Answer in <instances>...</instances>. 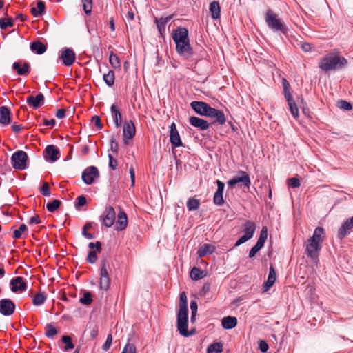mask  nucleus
I'll return each instance as SVG.
<instances>
[{
  "instance_id": "40",
  "label": "nucleus",
  "mask_w": 353,
  "mask_h": 353,
  "mask_svg": "<svg viewBox=\"0 0 353 353\" xmlns=\"http://www.w3.org/2000/svg\"><path fill=\"white\" fill-rule=\"evenodd\" d=\"M200 204V200L194 197L189 198L186 203L189 211H195L198 210Z\"/></svg>"
},
{
  "instance_id": "25",
  "label": "nucleus",
  "mask_w": 353,
  "mask_h": 353,
  "mask_svg": "<svg viewBox=\"0 0 353 353\" xmlns=\"http://www.w3.org/2000/svg\"><path fill=\"white\" fill-rule=\"evenodd\" d=\"M276 280V273L272 265H270L269 269V274L267 281L263 284L264 291H268L275 283Z\"/></svg>"
},
{
  "instance_id": "1",
  "label": "nucleus",
  "mask_w": 353,
  "mask_h": 353,
  "mask_svg": "<svg viewBox=\"0 0 353 353\" xmlns=\"http://www.w3.org/2000/svg\"><path fill=\"white\" fill-rule=\"evenodd\" d=\"M325 235V230L322 227H317L312 236L307 240L305 253L311 259H318Z\"/></svg>"
},
{
  "instance_id": "37",
  "label": "nucleus",
  "mask_w": 353,
  "mask_h": 353,
  "mask_svg": "<svg viewBox=\"0 0 353 353\" xmlns=\"http://www.w3.org/2000/svg\"><path fill=\"white\" fill-rule=\"evenodd\" d=\"M285 99L288 102V105L289 106V109L292 115L293 116L294 118L296 119L297 117H299V112L297 105L294 101L292 96H290V99L288 98V97H285Z\"/></svg>"
},
{
  "instance_id": "2",
  "label": "nucleus",
  "mask_w": 353,
  "mask_h": 353,
  "mask_svg": "<svg viewBox=\"0 0 353 353\" xmlns=\"http://www.w3.org/2000/svg\"><path fill=\"white\" fill-rule=\"evenodd\" d=\"M347 63V59L334 53H329L321 58L319 62V67L324 72H329L344 67Z\"/></svg>"
},
{
  "instance_id": "53",
  "label": "nucleus",
  "mask_w": 353,
  "mask_h": 353,
  "mask_svg": "<svg viewBox=\"0 0 353 353\" xmlns=\"http://www.w3.org/2000/svg\"><path fill=\"white\" fill-rule=\"evenodd\" d=\"M97 251L96 250H90L87 256V261L90 263L93 264L97 261Z\"/></svg>"
},
{
  "instance_id": "34",
  "label": "nucleus",
  "mask_w": 353,
  "mask_h": 353,
  "mask_svg": "<svg viewBox=\"0 0 353 353\" xmlns=\"http://www.w3.org/2000/svg\"><path fill=\"white\" fill-rule=\"evenodd\" d=\"M255 230L256 224L254 222L248 221L244 223L243 230L244 232L243 235L247 236L248 239H250L253 236Z\"/></svg>"
},
{
  "instance_id": "42",
  "label": "nucleus",
  "mask_w": 353,
  "mask_h": 353,
  "mask_svg": "<svg viewBox=\"0 0 353 353\" xmlns=\"http://www.w3.org/2000/svg\"><path fill=\"white\" fill-rule=\"evenodd\" d=\"M109 62L112 68L114 69H119L121 68V63L119 57L115 54L113 52H110L109 57Z\"/></svg>"
},
{
  "instance_id": "27",
  "label": "nucleus",
  "mask_w": 353,
  "mask_h": 353,
  "mask_svg": "<svg viewBox=\"0 0 353 353\" xmlns=\"http://www.w3.org/2000/svg\"><path fill=\"white\" fill-rule=\"evenodd\" d=\"M128 225V218L126 213L120 210L119 212L117 214V221L116 223V230L117 231H122L127 227Z\"/></svg>"
},
{
  "instance_id": "59",
  "label": "nucleus",
  "mask_w": 353,
  "mask_h": 353,
  "mask_svg": "<svg viewBox=\"0 0 353 353\" xmlns=\"http://www.w3.org/2000/svg\"><path fill=\"white\" fill-rule=\"evenodd\" d=\"M112 343V336L111 334H109L107 336L105 343L102 346V350L103 351H108L110 349Z\"/></svg>"
},
{
  "instance_id": "13",
  "label": "nucleus",
  "mask_w": 353,
  "mask_h": 353,
  "mask_svg": "<svg viewBox=\"0 0 353 353\" xmlns=\"http://www.w3.org/2000/svg\"><path fill=\"white\" fill-rule=\"evenodd\" d=\"M59 57L62 60L64 65L70 66L75 61L76 54L72 49L64 48L61 50Z\"/></svg>"
},
{
  "instance_id": "4",
  "label": "nucleus",
  "mask_w": 353,
  "mask_h": 353,
  "mask_svg": "<svg viewBox=\"0 0 353 353\" xmlns=\"http://www.w3.org/2000/svg\"><path fill=\"white\" fill-rule=\"evenodd\" d=\"M110 264L106 259H103L100 262V279L99 288L101 290L108 291L110 288L111 280L108 271Z\"/></svg>"
},
{
  "instance_id": "18",
  "label": "nucleus",
  "mask_w": 353,
  "mask_h": 353,
  "mask_svg": "<svg viewBox=\"0 0 353 353\" xmlns=\"http://www.w3.org/2000/svg\"><path fill=\"white\" fill-rule=\"evenodd\" d=\"M353 228V216L347 219L340 227L338 231V238L341 240L350 234Z\"/></svg>"
},
{
  "instance_id": "10",
  "label": "nucleus",
  "mask_w": 353,
  "mask_h": 353,
  "mask_svg": "<svg viewBox=\"0 0 353 353\" xmlns=\"http://www.w3.org/2000/svg\"><path fill=\"white\" fill-rule=\"evenodd\" d=\"M268 237V229L265 226L263 227L259 237L256 243V244L251 248L249 252V258H253L255 256L256 253L261 250V249L264 246V243Z\"/></svg>"
},
{
  "instance_id": "51",
  "label": "nucleus",
  "mask_w": 353,
  "mask_h": 353,
  "mask_svg": "<svg viewBox=\"0 0 353 353\" xmlns=\"http://www.w3.org/2000/svg\"><path fill=\"white\" fill-rule=\"evenodd\" d=\"M92 301L93 299L92 297V294L90 292H85L83 296L81 297L79 299V303L85 305H90L92 303Z\"/></svg>"
},
{
  "instance_id": "49",
  "label": "nucleus",
  "mask_w": 353,
  "mask_h": 353,
  "mask_svg": "<svg viewBox=\"0 0 353 353\" xmlns=\"http://www.w3.org/2000/svg\"><path fill=\"white\" fill-rule=\"evenodd\" d=\"M45 335L48 338H52L58 333L57 330L52 325V323H47L45 326Z\"/></svg>"
},
{
  "instance_id": "33",
  "label": "nucleus",
  "mask_w": 353,
  "mask_h": 353,
  "mask_svg": "<svg viewBox=\"0 0 353 353\" xmlns=\"http://www.w3.org/2000/svg\"><path fill=\"white\" fill-rule=\"evenodd\" d=\"M237 325V319L234 316H228L221 320V325L225 330H230Z\"/></svg>"
},
{
  "instance_id": "32",
  "label": "nucleus",
  "mask_w": 353,
  "mask_h": 353,
  "mask_svg": "<svg viewBox=\"0 0 353 353\" xmlns=\"http://www.w3.org/2000/svg\"><path fill=\"white\" fill-rule=\"evenodd\" d=\"M215 250L216 248L213 245L205 243L199 248L197 254L200 258H203L207 255L212 254Z\"/></svg>"
},
{
  "instance_id": "60",
  "label": "nucleus",
  "mask_w": 353,
  "mask_h": 353,
  "mask_svg": "<svg viewBox=\"0 0 353 353\" xmlns=\"http://www.w3.org/2000/svg\"><path fill=\"white\" fill-rule=\"evenodd\" d=\"M90 336L92 339H95L98 335V328L96 325H89L88 327Z\"/></svg>"
},
{
  "instance_id": "48",
  "label": "nucleus",
  "mask_w": 353,
  "mask_h": 353,
  "mask_svg": "<svg viewBox=\"0 0 353 353\" xmlns=\"http://www.w3.org/2000/svg\"><path fill=\"white\" fill-rule=\"evenodd\" d=\"M179 307L180 310H188L187 296L185 292L180 293Z\"/></svg>"
},
{
  "instance_id": "14",
  "label": "nucleus",
  "mask_w": 353,
  "mask_h": 353,
  "mask_svg": "<svg viewBox=\"0 0 353 353\" xmlns=\"http://www.w3.org/2000/svg\"><path fill=\"white\" fill-rule=\"evenodd\" d=\"M15 310L14 303L9 299L0 300V314L3 316H11Z\"/></svg>"
},
{
  "instance_id": "28",
  "label": "nucleus",
  "mask_w": 353,
  "mask_h": 353,
  "mask_svg": "<svg viewBox=\"0 0 353 353\" xmlns=\"http://www.w3.org/2000/svg\"><path fill=\"white\" fill-rule=\"evenodd\" d=\"M172 19V15L166 17L156 18L154 21L157 24L158 31L161 37H163L165 32L166 24Z\"/></svg>"
},
{
  "instance_id": "50",
  "label": "nucleus",
  "mask_w": 353,
  "mask_h": 353,
  "mask_svg": "<svg viewBox=\"0 0 353 353\" xmlns=\"http://www.w3.org/2000/svg\"><path fill=\"white\" fill-rule=\"evenodd\" d=\"M14 26V21L12 17H8L7 18L0 19V28L5 30L8 27H12Z\"/></svg>"
},
{
  "instance_id": "15",
  "label": "nucleus",
  "mask_w": 353,
  "mask_h": 353,
  "mask_svg": "<svg viewBox=\"0 0 353 353\" xmlns=\"http://www.w3.org/2000/svg\"><path fill=\"white\" fill-rule=\"evenodd\" d=\"M115 218L116 213L114 208L108 206L104 212V215L101 216V220L105 227L110 228L114 224Z\"/></svg>"
},
{
  "instance_id": "20",
  "label": "nucleus",
  "mask_w": 353,
  "mask_h": 353,
  "mask_svg": "<svg viewBox=\"0 0 353 353\" xmlns=\"http://www.w3.org/2000/svg\"><path fill=\"white\" fill-rule=\"evenodd\" d=\"M44 157L52 162H55L59 159L60 152L54 145H48L43 152Z\"/></svg>"
},
{
  "instance_id": "5",
  "label": "nucleus",
  "mask_w": 353,
  "mask_h": 353,
  "mask_svg": "<svg viewBox=\"0 0 353 353\" xmlns=\"http://www.w3.org/2000/svg\"><path fill=\"white\" fill-rule=\"evenodd\" d=\"M28 154L23 150L14 152L11 157V163L15 170H23L27 168Z\"/></svg>"
},
{
  "instance_id": "7",
  "label": "nucleus",
  "mask_w": 353,
  "mask_h": 353,
  "mask_svg": "<svg viewBox=\"0 0 353 353\" xmlns=\"http://www.w3.org/2000/svg\"><path fill=\"white\" fill-rule=\"evenodd\" d=\"M172 38L175 45L190 41L188 30L182 26H179L172 32Z\"/></svg>"
},
{
  "instance_id": "11",
  "label": "nucleus",
  "mask_w": 353,
  "mask_h": 353,
  "mask_svg": "<svg viewBox=\"0 0 353 353\" xmlns=\"http://www.w3.org/2000/svg\"><path fill=\"white\" fill-rule=\"evenodd\" d=\"M98 168L95 166H89L86 168L82 172V181L87 185H91L94 183L95 178L99 177Z\"/></svg>"
},
{
  "instance_id": "29",
  "label": "nucleus",
  "mask_w": 353,
  "mask_h": 353,
  "mask_svg": "<svg viewBox=\"0 0 353 353\" xmlns=\"http://www.w3.org/2000/svg\"><path fill=\"white\" fill-rule=\"evenodd\" d=\"M111 115L113 119V121L117 128H119L122 124V118L121 112L117 105V104L114 103L110 107Z\"/></svg>"
},
{
  "instance_id": "9",
  "label": "nucleus",
  "mask_w": 353,
  "mask_h": 353,
  "mask_svg": "<svg viewBox=\"0 0 353 353\" xmlns=\"http://www.w3.org/2000/svg\"><path fill=\"white\" fill-rule=\"evenodd\" d=\"M238 173L240 176H234L230 179L228 181V185L230 187L233 188L236 184L241 183L245 188H249L251 185V181L249 174L243 170H239Z\"/></svg>"
},
{
  "instance_id": "24",
  "label": "nucleus",
  "mask_w": 353,
  "mask_h": 353,
  "mask_svg": "<svg viewBox=\"0 0 353 353\" xmlns=\"http://www.w3.org/2000/svg\"><path fill=\"white\" fill-rule=\"evenodd\" d=\"M11 123V112L7 106L0 107V125L7 126Z\"/></svg>"
},
{
  "instance_id": "38",
  "label": "nucleus",
  "mask_w": 353,
  "mask_h": 353,
  "mask_svg": "<svg viewBox=\"0 0 353 353\" xmlns=\"http://www.w3.org/2000/svg\"><path fill=\"white\" fill-rule=\"evenodd\" d=\"M210 12H211L212 18L217 19L220 18L221 8L218 1H212L210 3Z\"/></svg>"
},
{
  "instance_id": "17",
  "label": "nucleus",
  "mask_w": 353,
  "mask_h": 353,
  "mask_svg": "<svg viewBox=\"0 0 353 353\" xmlns=\"http://www.w3.org/2000/svg\"><path fill=\"white\" fill-rule=\"evenodd\" d=\"M217 185L216 191L214 193L213 197V202L217 206H222L224 203V200L223 198L225 184L223 182L220 180H216V181Z\"/></svg>"
},
{
  "instance_id": "16",
  "label": "nucleus",
  "mask_w": 353,
  "mask_h": 353,
  "mask_svg": "<svg viewBox=\"0 0 353 353\" xmlns=\"http://www.w3.org/2000/svg\"><path fill=\"white\" fill-rule=\"evenodd\" d=\"M170 142L173 149L183 146V142L174 123H172L170 126Z\"/></svg>"
},
{
  "instance_id": "26",
  "label": "nucleus",
  "mask_w": 353,
  "mask_h": 353,
  "mask_svg": "<svg viewBox=\"0 0 353 353\" xmlns=\"http://www.w3.org/2000/svg\"><path fill=\"white\" fill-rule=\"evenodd\" d=\"M136 133V128L132 120L125 121L123 126V137L127 139H132Z\"/></svg>"
},
{
  "instance_id": "47",
  "label": "nucleus",
  "mask_w": 353,
  "mask_h": 353,
  "mask_svg": "<svg viewBox=\"0 0 353 353\" xmlns=\"http://www.w3.org/2000/svg\"><path fill=\"white\" fill-rule=\"evenodd\" d=\"M81 2L85 14L90 16L92 13V0H81Z\"/></svg>"
},
{
  "instance_id": "22",
  "label": "nucleus",
  "mask_w": 353,
  "mask_h": 353,
  "mask_svg": "<svg viewBox=\"0 0 353 353\" xmlns=\"http://www.w3.org/2000/svg\"><path fill=\"white\" fill-rule=\"evenodd\" d=\"M208 117L214 119L212 124L218 123L219 125H222L226 121V117L224 112L222 110L214 108H212V111Z\"/></svg>"
},
{
  "instance_id": "36",
  "label": "nucleus",
  "mask_w": 353,
  "mask_h": 353,
  "mask_svg": "<svg viewBox=\"0 0 353 353\" xmlns=\"http://www.w3.org/2000/svg\"><path fill=\"white\" fill-rule=\"evenodd\" d=\"M190 276L192 280L198 281L205 277L207 276V272L201 270L197 267H194L190 270Z\"/></svg>"
},
{
  "instance_id": "12",
  "label": "nucleus",
  "mask_w": 353,
  "mask_h": 353,
  "mask_svg": "<svg viewBox=\"0 0 353 353\" xmlns=\"http://www.w3.org/2000/svg\"><path fill=\"white\" fill-rule=\"evenodd\" d=\"M176 51L181 57L187 60H190L194 54L190 41L176 45Z\"/></svg>"
},
{
  "instance_id": "31",
  "label": "nucleus",
  "mask_w": 353,
  "mask_h": 353,
  "mask_svg": "<svg viewBox=\"0 0 353 353\" xmlns=\"http://www.w3.org/2000/svg\"><path fill=\"white\" fill-rule=\"evenodd\" d=\"M30 48L32 52L40 55L46 51L47 46L39 40H37L30 43Z\"/></svg>"
},
{
  "instance_id": "43",
  "label": "nucleus",
  "mask_w": 353,
  "mask_h": 353,
  "mask_svg": "<svg viewBox=\"0 0 353 353\" xmlns=\"http://www.w3.org/2000/svg\"><path fill=\"white\" fill-rule=\"evenodd\" d=\"M61 342L65 344L63 347V350L67 352L70 350H72L74 347V345L72 343V338L68 335H64L61 337Z\"/></svg>"
},
{
  "instance_id": "21",
  "label": "nucleus",
  "mask_w": 353,
  "mask_h": 353,
  "mask_svg": "<svg viewBox=\"0 0 353 353\" xmlns=\"http://www.w3.org/2000/svg\"><path fill=\"white\" fill-rule=\"evenodd\" d=\"M189 123L192 126L202 131L208 130L210 126L206 120L194 116L190 117Z\"/></svg>"
},
{
  "instance_id": "54",
  "label": "nucleus",
  "mask_w": 353,
  "mask_h": 353,
  "mask_svg": "<svg viewBox=\"0 0 353 353\" xmlns=\"http://www.w3.org/2000/svg\"><path fill=\"white\" fill-rule=\"evenodd\" d=\"M338 105L341 110L350 111L352 109V104L345 100H340L338 101Z\"/></svg>"
},
{
  "instance_id": "56",
  "label": "nucleus",
  "mask_w": 353,
  "mask_h": 353,
  "mask_svg": "<svg viewBox=\"0 0 353 353\" xmlns=\"http://www.w3.org/2000/svg\"><path fill=\"white\" fill-rule=\"evenodd\" d=\"M40 192L44 196H49L51 194L49 184L43 182V185L40 188Z\"/></svg>"
},
{
  "instance_id": "35",
  "label": "nucleus",
  "mask_w": 353,
  "mask_h": 353,
  "mask_svg": "<svg viewBox=\"0 0 353 353\" xmlns=\"http://www.w3.org/2000/svg\"><path fill=\"white\" fill-rule=\"evenodd\" d=\"M37 8H38V10H37L36 8H31V14L34 17H39L40 16H42L45 14L46 12V4H45V2L41 1V0H38L37 1Z\"/></svg>"
},
{
  "instance_id": "58",
  "label": "nucleus",
  "mask_w": 353,
  "mask_h": 353,
  "mask_svg": "<svg viewBox=\"0 0 353 353\" xmlns=\"http://www.w3.org/2000/svg\"><path fill=\"white\" fill-rule=\"evenodd\" d=\"M87 203L86 197L83 195L79 196L77 199V202L75 203V207L77 208H79L85 205Z\"/></svg>"
},
{
  "instance_id": "44",
  "label": "nucleus",
  "mask_w": 353,
  "mask_h": 353,
  "mask_svg": "<svg viewBox=\"0 0 353 353\" xmlns=\"http://www.w3.org/2000/svg\"><path fill=\"white\" fill-rule=\"evenodd\" d=\"M46 299V296L44 292H39L35 294L32 299V303L34 305L39 306L43 305Z\"/></svg>"
},
{
  "instance_id": "46",
  "label": "nucleus",
  "mask_w": 353,
  "mask_h": 353,
  "mask_svg": "<svg viewBox=\"0 0 353 353\" xmlns=\"http://www.w3.org/2000/svg\"><path fill=\"white\" fill-rule=\"evenodd\" d=\"M223 344L220 342H215L211 344L207 350L208 353H221Z\"/></svg>"
},
{
  "instance_id": "62",
  "label": "nucleus",
  "mask_w": 353,
  "mask_h": 353,
  "mask_svg": "<svg viewBox=\"0 0 353 353\" xmlns=\"http://www.w3.org/2000/svg\"><path fill=\"white\" fill-rule=\"evenodd\" d=\"M121 353H136V348L133 344L127 343Z\"/></svg>"
},
{
  "instance_id": "61",
  "label": "nucleus",
  "mask_w": 353,
  "mask_h": 353,
  "mask_svg": "<svg viewBox=\"0 0 353 353\" xmlns=\"http://www.w3.org/2000/svg\"><path fill=\"white\" fill-rule=\"evenodd\" d=\"M108 165L112 170H115L117 168L118 163L116 159H114L110 154H108Z\"/></svg>"
},
{
  "instance_id": "63",
  "label": "nucleus",
  "mask_w": 353,
  "mask_h": 353,
  "mask_svg": "<svg viewBox=\"0 0 353 353\" xmlns=\"http://www.w3.org/2000/svg\"><path fill=\"white\" fill-rule=\"evenodd\" d=\"M211 284L206 282L203 284L201 290L200 291L201 296H205L210 290Z\"/></svg>"
},
{
  "instance_id": "8",
  "label": "nucleus",
  "mask_w": 353,
  "mask_h": 353,
  "mask_svg": "<svg viewBox=\"0 0 353 353\" xmlns=\"http://www.w3.org/2000/svg\"><path fill=\"white\" fill-rule=\"evenodd\" d=\"M191 108L199 115L208 117L212 108L206 102L194 101L190 103Z\"/></svg>"
},
{
  "instance_id": "30",
  "label": "nucleus",
  "mask_w": 353,
  "mask_h": 353,
  "mask_svg": "<svg viewBox=\"0 0 353 353\" xmlns=\"http://www.w3.org/2000/svg\"><path fill=\"white\" fill-rule=\"evenodd\" d=\"M12 69L15 70L19 75H28L30 72V67L28 63H24L21 66L19 62H14L12 64Z\"/></svg>"
},
{
  "instance_id": "19",
  "label": "nucleus",
  "mask_w": 353,
  "mask_h": 353,
  "mask_svg": "<svg viewBox=\"0 0 353 353\" xmlns=\"http://www.w3.org/2000/svg\"><path fill=\"white\" fill-rule=\"evenodd\" d=\"M10 285L12 292L25 291L27 289V284L21 276H17L12 279L10 280Z\"/></svg>"
},
{
  "instance_id": "45",
  "label": "nucleus",
  "mask_w": 353,
  "mask_h": 353,
  "mask_svg": "<svg viewBox=\"0 0 353 353\" xmlns=\"http://www.w3.org/2000/svg\"><path fill=\"white\" fill-rule=\"evenodd\" d=\"M61 205V201L58 199H54L52 201L48 202L46 204V209L50 212H54L57 211L60 205Z\"/></svg>"
},
{
  "instance_id": "52",
  "label": "nucleus",
  "mask_w": 353,
  "mask_h": 353,
  "mask_svg": "<svg viewBox=\"0 0 353 353\" xmlns=\"http://www.w3.org/2000/svg\"><path fill=\"white\" fill-rule=\"evenodd\" d=\"M282 85L283 88L284 97H288V98L290 99V97L292 96V94L290 92V85L289 82L287 81V79L285 78H283L282 79Z\"/></svg>"
},
{
  "instance_id": "23",
  "label": "nucleus",
  "mask_w": 353,
  "mask_h": 353,
  "mask_svg": "<svg viewBox=\"0 0 353 353\" xmlns=\"http://www.w3.org/2000/svg\"><path fill=\"white\" fill-rule=\"evenodd\" d=\"M26 103L33 109L37 110L43 105L44 96L42 93H39L35 97L30 95L26 99Z\"/></svg>"
},
{
  "instance_id": "64",
  "label": "nucleus",
  "mask_w": 353,
  "mask_h": 353,
  "mask_svg": "<svg viewBox=\"0 0 353 353\" xmlns=\"http://www.w3.org/2000/svg\"><path fill=\"white\" fill-rule=\"evenodd\" d=\"M91 121L94 122L98 130L103 128V124L101 123L100 117L97 115H94L92 117Z\"/></svg>"
},
{
  "instance_id": "57",
  "label": "nucleus",
  "mask_w": 353,
  "mask_h": 353,
  "mask_svg": "<svg viewBox=\"0 0 353 353\" xmlns=\"http://www.w3.org/2000/svg\"><path fill=\"white\" fill-rule=\"evenodd\" d=\"M102 244L100 241L90 242L88 243V248L92 250H96L98 253L101 252Z\"/></svg>"
},
{
  "instance_id": "3",
  "label": "nucleus",
  "mask_w": 353,
  "mask_h": 353,
  "mask_svg": "<svg viewBox=\"0 0 353 353\" xmlns=\"http://www.w3.org/2000/svg\"><path fill=\"white\" fill-rule=\"evenodd\" d=\"M265 21L268 28L273 32H280L285 36L288 34L289 28L270 9L267 10L265 12Z\"/></svg>"
},
{
  "instance_id": "41",
  "label": "nucleus",
  "mask_w": 353,
  "mask_h": 353,
  "mask_svg": "<svg viewBox=\"0 0 353 353\" xmlns=\"http://www.w3.org/2000/svg\"><path fill=\"white\" fill-rule=\"evenodd\" d=\"M103 79L108 87L113 86L115 80V75L114 71L109 70L108 73L104 74L103 76Z\"/></svg>"
},
{
  "instance_id": "39",
  "label": "nucleus",
  "mask_w": 353,
  "mask_h": 353,
  "mask_svg": "<svg viewBox=\"0 0 353 353\" xmlns=\"http://www.w3.org/2000/svg\"><path fill=\"white\" fill-rule=\"evenodd\" d=\"M28 235V228L25 224H21L18 229L13 231L12 238L15 239L26 237Z\"/></svg>"
},
{
  "instance_id": "55",
  "label": "nucleus",
  "mask_w": 353,
  "mask_h": 353,
  "mask_svg": "<svg viewBox=\"0 0 353 353\" xmlns=\"http://www.w3.org/2000/svg\"><path fill=\"white\" fill-rule=\"evenodd\" d=\"M288 185L289 187L296 188L301 185V182L299 178L292 177L288 180Z\"/></svg>"
},
{
  "instance_id": "6",
  "label": "nucleus",
  "mask_w": 353,
  "mask_h": 353,
  "mask_svg": "<svg viewBox=\"0 0 353 353\" xmlns=\"http://www.w3.org/2000/svg\"><path fill=\"white\" fill-rule=\"evenodd\" d=\"M188 310H179L177 313V330L179 334L188 333Z\"/></svg>"
}]
</instances>
